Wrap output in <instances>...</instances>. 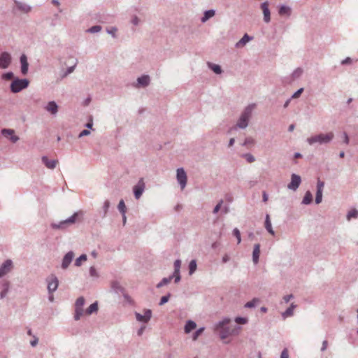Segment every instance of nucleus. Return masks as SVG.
Here are the masks:
<instances>
[{"label":"nucleus","mask_w":358,"mask_h":358,"mask_svg":"<svg viewBox=\"0 0 358 358\" xmlns=\"http://www.w3.org/2000/svg\"><path fill=\"white\" fill-rule=\"evenodd\" d=\"M243 157L246 159V161L249 163H252L255 161V157L250 153H247L243 155Z\"/></svg>","instance_id":"obj_50"},{"label":"nucleus","mask_w":358,"mask_h":358,"mask_svg":"<svg viewBox=\"0 0 358 358\" xmlns=\"http://www.w3.org/2000/svg\"><path fill=\"white\" fill-rule=\"evenodd\" d=\"M15 133V131L11 129H3L1 130V134L5 137H8L13 134Z\"/></svg>","instance_id":"obj_44"},{"label":"nucleus","mask_w":358,"mask_h":358,"mask_svg":"<svg viewBox=\"0 0 358 358\" xmlns=\"http://www.w3.org/2000/svg\"><path fill=\"white\" fill-rule=\"evenodd\" d=\"M301 182V178L299 175L292 173L291 175V182L287 185V188L292 191H296Z\"/></svg>","instance_id":"obj_10"},{"label":"nucleus","mask_w":358,"mask_h":358,"mask_svg":"<svg viewBox=\"0 0 358 358\" xmlns=\"http://www.w3.org/2000/svg\"><path fill=\"white\" fill-rule=\"evenodd\" d=\"M324 187V182L320 179L317 182V192L315 195V203L319 204L322 201V192Z\"/></svg>","instance_id":"obj_13"},{"label":"nucleus","mask_w":358,"mask_h":358,"mask_svg":"<svg viewBox=\"0 0 358 358\" xmlns=\"http://www.w3.org/2000/svg\"><path fill=\"white\" fill-rule=\"evenodd\" d=\"M12 62V57L8 52H3L0 54V68L7 69Z\"/></svg>","instance_id":"obj_7"},{"label":"nucleus","mask_w":358,"mask_h":358,"mask_svg":"<svg viewBox=\"0 0 358 358\" xmlns=\"http://www.w3.org/2000/svg\"><path fill=\"white\" fill-rule=\"evenodd\" d=\"M117 28L116 27H111L110 29H107V33L108 34H110L113 36V37H115V33L117 31Z\"/></svg>","instance_id":"obj_58"},{"label":"nucleus","mask_w":358,"mask_h":358,"mask_svg":"<svg viewBox=\"0 0 358 358\" xmlns=\"http://www.w3.org/2000/svg\"><path fill=\"white\" fill-rule=\"evenodd\" d=\"M14 78V74L13 72H7L2 75V78L6 80H10Z\"/></svg>","instance_id":"obj_52"},{"label":"nucleus","mask_w":358,"mask_h":358,"mask_svg":"<svg viewBox=\"0 0 358 358\" xmlns=\"http://www.w3.org/2000/svg\"><path fill=\"white\" fill-rule=\"evenodd\" d=\"M303 69L300 67L296 68L292 73V77L293 79H297L301 76L303 74Z\"/></svg>","instance_id":"obj_36"},{"label":"nucleus","mask_w":358,"mask_h":358,"mask_svg":"<svg viewBox=\"0 0 358 358\" xmlns=\"http://www.w3.org/2000/svg\"><path fill=\"white\" fill-rule=\"evenodd\" d=\"M73 257H74L73 252V251L68 252L62 259V268L63 269H66L69 266L70 264L71 263Z\"/></svg>","instance_id":"obj_16"},{"label":"nucleus","mask_w":358,"mask_h":358,"mask_svg":"<svg viewBox=\"0 0 358 358\" xmlns=\"http://www.w3.org/2000/svg\"><path fill=\"white\" fill-rule=\"evenodd\" d=\"M196 327V323L192 320H188L187 321L185 325V332L186 334H189L191 332L193 329H194Z\"/></svg>","instance_id":"obj_27"},{"label":"nucleus","mask_w":358,"mask_h":358,"mask_svg":"<svg viewBox=\"0 0 358 358\" xmlns=\"http://www.w3.org/2000/svg\"><path fill=\"white\" fill-rule=\"evenodd\" d=\"M170 296H171L170 293H169L168 294H166L165 296H163L160 299L159 305L162 306V305L165 304L166 303H167L170 299Z\"/></svg>","instance_id":"obj_49"},{"label":"nucleus","mask_w":358,"mask_h":358,"mask_svg":"<svg viewBox=\"0 0 358 358\" xmlns=\"http://www.w3.org/2000/svg\"><path fill=\"white\" fill-rule=\"evenodd\" d=\"M231 320L228 317H224L215 324V331H216L222 340L227 338L230 335L238 334L241 329L240 327L236 326L234 329L227 327Z\"/></svg>","instance_id":"obj_1"},{"label":"nucleus","mask_w":358,"mask_h":358,"mask_svg":"<svg viewBox=\"0 0 358 358\" xmlns=\"http://www.w3.org/2000/svg\"><path fill=\"white\" fill-rule=\"evenodd\" d=\"M334 138V134L331 131L327 134L320 133L308 138L306 139V142L310 145H313L315 143H318L319 145H326L330 143Z\"/></svg>","instance_id":"obj_3"},{"label":"nucleus","mask_w":358,"mask_h":358,"mask_svg":"<svg viewBox=\"0 0 358 358\" xmlns=\"http://www.w3.org/2000/svg\"><path fill=\"white\" fill-rule=\"evenodd\" d=\"M204 331V327H201L199 329H198L194 334H193V336H192V339L194 341H196L198 337L203 333V331Z\"/></svg>","instance_id":"obj_48"},{"label":"nucleus","mask_w":358,"mask_h":358,"mask_svg":"<svg viewBox=\"0 0 358 358\" xmlns=\"http://www.w3.org/2000/svg\"><path fill=\"white\" fill-rule=\"evenodd\" d=\"M17 8L24 13H28L31 10V6L24 3L15 1Z\"/></svg>","instance_id":"obj_21"},{"label":"nucleus","mask_w":358,"mask_h":358,"mask_svg":"<svg viewBox=\"0 0 358 358\" xmlns=\"http://www.w3.org/2000/svg\"><path fill=\"white\" fill-rule=\"evenodd\" d=\"M38 343V338L36 336H34V339L31 341L30 344L32 347L36 346Z\"/></svg>","instance_id":"obj_62"},{"label":"nucleus","mask_w":358,"mask_h":358,"mask_svg":"<svg viewBox=\"0 0 358 358\" xmlns=\"http://www.w3.org/2000/svg\"><path fill=\"white\" fill-rule=\"evenodd\" d=\"M196 262L194 259H192L189 264V274L192 275L195 271L196 270Z\"/></svg>","instance_id":"obj_37"},{"label":"nucleus","mask_w":358,"mask_h":358,"mask_svg":"<svg viewBox=\"0 0 358 358\" xmlns=\"http://www.w3.org/2000/svg\"><path fill=\"white\" fill-rule=\"evenodd\" d=\"M278 13L280 15L289 17L292 13L291 8L287 6L282 5L280 7Z\"/></svg>","instance_id":"obj_26"},{"label":"nucleus","mask_w":358,"mask_h":358,"mask_svg":"<svg viewBox=\"0 0 358 358\" xmlns=\"http://www.w3.org/2000/svg\"><path fill=\"white\" fill-rule=\"evenodd\" d=\"M222 203H223V200H220V201L218 202V203L215 206V208H214V209H213V213L214 214H216V213H217L219 212V210H220V208H221V206H222Z\"/></svg>","instance_id":"obj_56"},{"label":"nucleus","mask_w":358,"mask_h":358,"mask_svg":"<svg viewBox=\"0 0 358 358\" xmlns=\"http://www.w3.org/2000/svg\"><path fill=\"white\" fill-rule=\"evenodd\" d=\"M83 313L84 310L83 308H75L74 320L76 321L79 320Z\"/></svg>","instance_id":"obj_34"},{"label":"nucleus","mask_w":358,"mask_h":358,"mask_svg":"<svg viewBox=\"0 0 358 358\" xmlns=\"http://www.w3.org/2000/svg\"><path fill=\"white\" fill-rule=\"evenodd\" d=\"M47 282L48 293L52 294L58 288V278L55 275H51L50 277L47 279Z\"/></svg>","instance_id":"obj_9"},{"label":"nucleus","mask_w":358,"mask_h":358,"mask_svg":"<svg viewBox=\"0 0 358 358\" xmlns=\"http://www.w3.org/2000/svg\"><path fill=\"white\" fill-rule=\"evenodd\" d=\"M215 15V10L213 9L207 10L204 12L203 16L201 18V22L205 23L210 18L213 17Z\"/></svg>","instance_id":"obj_23"},{"label":"nucleus","mask_w":358,"mask_h":358,"mask_svg":"<svg viewBox=\"0 0 358 358\" xmlns=\"http://www.w3.org/2000/svg\"><path fill=\"white\" fill-rule=\"evenodd\" d=\"M19 139V137L17 136L14 135V134H12L10 137V140L12 143H16Z\"/></svg>","instance_id":"obj_64"},{"label":"nucleus","mask_w":358,"mask_h":358,"mask_svg":"<svg viewBox=\"0 0 358 358\" xmlns=\"http://www.w3.org/2000/svg\"><path fill=\"white\" fill-rule=\"evenodd\" d=\"M20 61L21 63V73L22 75H27L28 73L29 63L27 56L23 54L20 56Z\"/></svg>","instance_id":"obj_18"},{"label":"nucleus","mask_w":358,"mask_h":358,"mask_svg":"<svg viewBox=\"0 0 358 358\" xmlns=\"http://www.w3.org/2000/svg\"><path fill=\"white\" fill-rule=\"evenodd\" d=\"M1 292H0V299H3L9 292L10 283L8 280H3L0 282Z\"/></svg>","instance_id":"obj_15"},{"label":"nucleus","mask_w":358,"mask_h":358,"mask_svg":"<svg viewBox=\"0 0 358 358\" xmlns=\"http://www.w3.org/2000/svg\"><path fill=\"white\" fill-rule=\"evenodd\" d=\"M41 160L44 165L50 169H54L58 163L57 160L49 159L46 156H43Z\"/></svg>","instance_id":"obj_19"},{"label":"nucleus","mask_w":358,"mask_h":358,"mask_svg":"<svg viewBox=\"0 0 358 358\" xmlns=\"http://www.w3.org/2000/svg\"><path fill=\"white\" fill-rule=\"evenodd\" d=\"M85 298L83 296H80L77 299L75 303V308H83L85 304Z\"/></svg>","instance_id":"obj_43"},{"label":"nucleus","mask_w":358,"mask_h":358,"mask_svg":"<svg viewBox=\"0 0 358 358\" xmlns=\"http://www.w3.org/2000/svg\"><path fill=\"white\" fill-rule=\"evenodd\" d=\"M111 287L117 294L122 293L124 292V288L118 281H113L111 282Z\"/></svg>","instance_id":"obj_29"},{"label":"nucleus","mask_w":358,"mask_h":358,"mask_svg":"<svg viewBox=\"0 0 358 358\" xmlns=\"http://www.w3.org/2000/svg\"><path fill=\"white\" fill-rule=\"evenodd\" d=\"M76 66V64L72 66L69 67L65 71H64L60 76L61 79H64V78L68 76L69 74L73 73V71L75 70Z\"/></svg>","instance_id":"obj_35"},{"label":"nucleus","mask_w":358,"mask_h":358,"mask_svg":"<svg viewBox=\"0 0 358 358\" xmlns=\"http://www.w3.org/2000/svg\"><path fill=\"white\" fill-rule=\"evenodd\" d=\"M260 254V245L257 243L254 245V249L252 252V261L255 264H257L259 262Z\"/></svg>","instance_id":"obj_22"},{"label":"nucleus","mask_w":358,"mask_h":358,"mask_svg":"<svg viewBox=\"0 0 358 358\" xmlns=\"http://www.w3.org/2000/svg\"><path fill=\"white\" fill-rule=\"evenodd\" d=\"M208 66L216 74H221L222 73V68L218 64L209 62L208 63Z\"/></svg>","instance_id":"obj_32"},{"label":"nucleus","mask_w":358,"mask_h":358,"mask_svg":"<svg viewBox=\"0 0 358 358\" xmlns=\"http://www.w3.org/2000/svg\"><path fill=\"white\" fill-rule=\"evenodd\" d=\"M176 178L180 188L183 189L187 185V177L183 168H178L176 171Z\"/></svg>","instance_id":"obj_6"},{"label":"nucleus","mask_w":358,"mask_h":358,"mask_svg":"<svg viewBox=\"0 0 358 358\" xmlns=\"http://www.w3.org/2000/svg\"><path fill=\"white\" fill-rule=\"evenodd\" d=\"M358 217V210L357 209H352L350 210L347 214V220H350L352 218H357Z\"/></svg>","instance_id":"obj_39"},{"label":"nucleus","mask_w":358,"mask_h":358,"mask_svg":"<svg viewBox=\"0 0 358 358\" xmlns=\"http://www.w3.org/2000/svg\"><path fill=\"white\" fill-rule=\"evenodd\" d=\"M174 271H180V266H181V261L180 259H176L175 262H174Z\"/></svg>","instance_id":"obj_55"},{"label":"nucleus","mask_w":358,"mask_h":358,"mask_svg":"<svg viewBox=\"0 0 358 358\" xmlns=\"http://www.w3.org/2000/svg\"><path fill=\"white\" fill-rule=\"evenodd\" d=\"M109 207H110V201L108 200H106L104 203H103V206L102 207V210H103L102 217H103L106 216L107 213H108V209H109Z\"/></svg>","instance_id":"obj_42"},{"label":"nucleus","mask_w":358,"mask_h":358,"mask_svg":"<svg viewBox=\"0 0 358 358\" xmlns=\"http://www.w3.org/2000/svg\"><path fill=\"white\" fill-rule=\"evenodd\" d=\"M172 280V277L164 278L157 285V288H160L168 285Z\"/></svg>","instance_id":"obj_38"},{"label":"nucleus","mask_w":358,"mask_h":358,"mask_svg":"<svg viewBox=\"0 0 358 358\" xmlns=\"http://www.w3.org/2000/svg\"><path fill=\"white\" fill-rule=\"evenodd\" d=\"M90 134V131L87 129L83 130L78 135L79 138L83 137L85 136H87Z\"/></svg>","instance_id":"obj_60"},{"label":"nucleus","mask_w":358,"mask_h":358,"mask_svg":"<svg viewBox=\"0 0 358 358\" xmlns=\"http://www.w3.org/2000/svg\"><path fill=\"white\" fill-rule=\"evenodd\" d=\"M102 27L100 25H94L87 29V31L90 33H98L101 30Z\"/></svg>","instance_id":"obj_46"},{"label":"nucleus","mask_w":358,"mask_h":358,"mask_svg":"<svg viewBox=\"0 0 358 358\" xmlns=\"http://www.w3.org/2000/svg\"><path fill=\"white\" fill-rule=\"evenodd\" d=\"M169 277H172V279L174 278V282L176 283H178L180 282L181 279L180 273V271H173V274L170 275Z\"/></svg>","instance_id":"obj_45"},{"label":"nucleus","mask_w":358,"mask_h":358,"mask_svg":"<svg viewBox=\"0 0 358 358\" xmlns=\"http://www.w3.org/2000/svg\"><path fill=\"white\" fill-rule=\"evenodd\" d=\"M150 83V77L148 75H143L138 77L136 80V84L135 87L137 88L139 87H146Z\"/></svg>","instance_id":"obj_14"},{"label":"nucleus","mask_w":358,"mask_h":358,"mask_svg":"<svg viewBox=\"0 0 358 358\" xmlns=\"http://www.w3.org/2000/svg\"><path fill=\"white\" fill-rule=\"evenodd\" d=\"M45 109L52 115H55L58 112V106L55 101H51L48 103L45 107Z\"/></svg>","instance_id":"obj_20"},{"label":"nucleus","mask_w":358,"mask_h":358,"mask_svg":"<svg viewBox=\"0 0 358 358\" xmlns=\"http://www.w3.org/2000/svg\"><path fill=\"white\" fill-rule=\"evenodd\" d=\"M255 143V140L251 137H248L245 139L244 142L242 143L243 146H248L250 145H252Z\"/></svg>","instance_id":"obj_53"},{"label":"nucleus","mask_w":358,"mask_h":358,"mask_svg":"<svg viewBox=\"0 0 358 358\" xmlns=\"http://www.w3.org/2000/svg\"><path fill=\"white\" fill-rule=\"evenodd\" d=\"M117 208L119 211L121 213V214H126L127 208L124 201L122 199L120 201L117 206Z\"/></svg>","instance_id":"obj_40"},{"label":"nucleus","mask_w":358,"mask_h":358,"mask_svg":"<svg viewBox=\"0 0 358 358\" xmlns=\"http://www.w3.org/2000/svg\"><path fill=\"white\" fill-rule=\"evenodd\" d=\"M87 257L85 254L81 255L78 258H77L75 261V266H80L81 265V262L83 261H86Z\"/></svg>","instance_id":"obj_41"},{"label":"nucleus","mask_w":358,"mask_h":358,"mask_svg":"<svg viewBox=\"0 0 358 358\" xmlns=\"http://www.w3.org/2000/svg\"><path fill=\"white\" fill-rule=\"evenodd\" d=\"M265 228L267 230V231L271 234L272 236H275V231L273 229L272 224L270 220V217L268 214H266L265 217Z\"/></svg>","instance_id":"obj_25"},{"label":"nucleus","mask_w":358,"mask_h":358,"mask_svg":"<svg viewBox=\"0 0 358 358\" xmlns=\"http://www.w3.org/2000/svg\"><path fill=\"white\" fill-rule=\"evenodd\" d=\"M235 322L238 324H245L246 323H248V318L246 317H236L235 318Z\"/></svg>","instance_id":"obj_51"},{"label":"nucleus","mask_w":358,"mask_h":358,"mask_svg":"<svg viewBox=\"0 0 358 358\" xmlns=\"http://www.w3.org/2000/svg\"><path fill=\"white\" fill-rule=\"evenodd\" d=\"M233 235L237 238L238 244L241 242V232L238 228H235L233 230Z\"/></svg>","instance_id":"obj_47"},{"label":"nucleus","mask_w":358,"mask_h":358,"mask_svg":"<svg viewBox=\"0 0 358 358\" xmlns=\"http://www.w3.org/2000/svg\"><path fill=\"white\" fill-rule=\"evenodd\" d=\"M255 104H250L246 106L241 114L236 126L232 127L231 129H236L237 128L242 129H245L248 126L249 120L252 116Z\"/></svg>","instance_id":"obj_2"},{"label":"nucleus","mask_w":358,"mask_h":358,"mask_svg":"<svg viewBox=\"0 0 358 358\" xmlns=\"http://www.w3.org/2000/svg\"><path fill=\"white\" fill-rule=\"evenodd\" d=\"M293 298H294L293 294H288V295H285L283 297V300L285 301V303H288Z\"/></svg>","instance_id":"obj_61"},{"label":"nucleus","mask_w":358,"mask_h":358,"mask_svg":"<svg viewBox=\"0 0 358 358\" xmlns=\"http://www.w3.org/2000/svg\"><path fill=\"white\" fill-rule=\"evenodd\" d=\"M303 92V88L299 89L296 92H295L292 96H291V99H296L299 97L301 94V93Z\"/></svg>","instance_id":"obj_57"},{"label":"nucleus","mask_w":358,"mask_h":358,"mask_svg":"<svg viewBox=\"0 0 358 358\" xmlns=\"http://www.w3.org/2000/svg\"><path fill=\"white\" fill-rule=\"evenodd\" d=\"M252 37L250 36L248 34H245L244 36L239 40L236 44V48H241L244 46L248 42L251 41Z\"/></svg>","instance_id":"obj_24"},{"label":"nucleus","mask_w":358,"mask_h":358,"mask_svg":"<svg viewBox=\"0 0 358 358\" xmlns=\"http://www.w3.org/2000/svg\"><path fill=\"white\" fill-rule=\"evenodd\" d=\"M89 273L91 277L98 278L99 274L94 266H91L89 270Z\"/></svg>","instance_id":"obj_54"},{"label":"nucleus","mask_w":358,"mask_h":358,"mask_svg":"<svg viewBox=\"0 0 358 358\" xmlns=\"http://www.w3.org/2000/svg\"><path fill=\"white\" fill-rule=\"evenodd\" d=\"M280 358H289V353L287 348H285L280 355Z\"/></svg>","instance_id":"obj_59"},{"label":"nucleus","mask_w":358,"mask_h":358,"mask_svg":"<svg viewBox=\"0 0 358 358\" xmlns=\"http://www.w3.org/2000/svg\"><path fill=\"white\" fill-rule=\"evenodd\" d=\"M145 188L143 178H140L137 184L134 187L133 191L136 199H140Z\"/></svg>","instance_id":"obj_8"},{"label":"nucleus","mask_w":358,"mask_h":358,"mask_svg":"<svg viewBox=\"0 0 358 358\" xmlns=\"http://www.w3.org/2000/svg\"><path fill=\"white\" fill-rule=\"evenodd\" d=\"M259 299H257V298H254L252 300L247 302L245 305H244V307L246 308H255L257 305V303H259Z\"/></svg>","instance_id":"obj_33"},{"label":"nucleus","mask_w":358,"mask_h":358,"mask_svg":"<svg viewBox=\"0 0 358 358\" xmlns=\"http://www.w3.org/2000/svg\"><path fill=\"white\" fill-rule=\"evenodd\" d=\"M135 316L137 321L148 323L152 317V310L150 309H145L144 315L136 312Z\"/></svg>","instance_id":"obj_12"},{"label":"nucleus","mask_w":358,"mask_h":358,"mask_svg":"<svg viewBox=\"0 0 358 358\" xmlns=\"http://www.w3.org/2000/svg\"><path fill=\"white\" fill-rule=\"evenodd\" d=\"M261 8L263 10L264 14V20L265 22L268 23L271 20V13L268 9V3L267 1L263 2L261 4Z\"/></svg>","instance_id":"obj_17"},{"label":"nucleus","mask_w":358,"mask_h":358,"mask_svg":"<svg viewBox=\"0 0 358 358\" xmlns=\"http://www.w3.org/2000/svg\"><path fill=\"white\" fill-rule=\"evenodd\" d=\"M296 307L293 303L290 305V306L287 308V310L282 313V316L283 318H286L287 317L292 316L294 313V309Z\"/></svg>","instance_id":"obj_31"},{"label":"nucleus","mask_w":358,"mask_h":358,"mask_svg":"<svg viewBox=\"0 0 358 358\" xmlns=\"http://www.w3.org/2000/svg\"><path fill=\"white\" fill-rule=\"evenodd\" d=\"M29 81L27 78L20 79L15 78L10 84V91L13 93H17L29 86Z\"/></svg>","instance_id":"obj_5"},{"label":"nucleus","mask_w":358,"mask_h":358,"mask_svg":"<svg viewBox=\"0 0 358 358\" xmlns=\"http://www.w3.org/2000/svg\"><path fill=\"white\" fill-rule=\"evenodd\" d=\"M313 201V195L310 191H307L304 195V197L302 200V204L308 205L312 203Z\"/></svg>","instance_id":"obj_30"},{"label":"nucleus","mask_w":358,"mask_h":358,"mask_svg":"<svg viewBox=\"0 0 358 358\" xmlns=\"http://www.w3.org/2000/svg\"><path fill=\"white\" fill-rule=\"evenodd\" d=\"M139 22H140V20L138 19V17L137 16H134L132 20H131V23L134 24V25H138L139 24Z\"/></svg>","instance_id":"obj_63"},{"label":"nucleus","mask_w":358,"mask_h":358,"mask_svg":"<svg viewBox=\"0 0 358 358\" xmlns=\"http://www.w3.org/2000/svg\"><path fill=\"white\" fill-rule=\"evenodd\" d=\"M98 310V303L95 301L92 303L85 310V313L88 315L93 314L94 313L97 312Z\"/></svg>","instance_id":"obj_28"},{"label":"nucleus","mask_w":358,"mask_h":358,"mask_svg":"<svg viewBox=\"0 0 358 358\" xmlns=\"http://www.w3.org/2000/svg\"><path fill=\"white\" fill-rule=\"evenodd\" d=\"M78 215V213H74L71 217L64 220H62L58 223H51L50 227L55 230H66L69 226L76 223Z\"/></svg>","instance_id":"obj_4"},{"label":"nucleus","mask_w":358,"mask_h":358,"mask_svg":"<svg viewBox=\"0 0 358 358\" xmlns=\"http://www.w3.org/2000/svg\"><path fill=\"white\" fill-rule=\"evenodd\" d=\"M13 268V262L10 259L6 260L0 266V278L8 274Z\"/></svg>","instance_id":"obj_11"}]
</instances>
